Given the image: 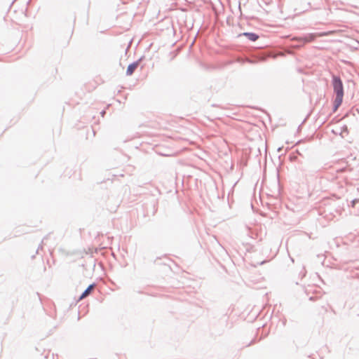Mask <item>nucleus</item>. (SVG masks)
I'll use <instances>...</instances> for the list:
<instances>
[{
  "instance_id": "1",
  "label": "nucleus",
  "mask_w": 359,
  "mask_h": 359,
  "mask_svg": "<svg viewBox=\"0 0 359 359\" xmlns=\"http://www.w3.org/2000/svg\"><path fill=\"white\" fill-rule=\"evenodd\" d=\"M332 86L335 97L333 100L332 111L336 112L343 102L344 95V84L339 76L332 75Z\"/></svg>"
},
{
  "instance_id": "2",
  "label": "nucleus",
  "mask_w": 359,
  "mask_h": 359,
  "mask_svg": "<svg viewBox=\"0 0 359 359\" xmlns=\"http://www.w3.org/2000/svg\"><path fill=\"white\" fill-rule=\"evenodd\" d=\"M316 38V34L313 33L306 34L302 36H295L293 38L294 41L300 42L301 44L298 46V48L303 46L305 43L313 41Z\"/></svg>"
},
{
  "instance_id": "3",
  "label": "nucleus",
  "mask_w": 359,
  "mask_h": 359,
  "mask_svg": "<svg viewBox=\"0 0 359 359\" xmlns=\"http://www.w3.org/2000/svg\"><path fill=\"white\" fill-rule=\"evenodd\" d=\"M143 58L144 56H142L137 60L129 64L126 73L127 76H131L135 72Z\"/></svg>"
},
{
  "instance_id": "4",
  "label": "nucleus",
  "mask_w": 359,
  "mask_h": 359,
  "mask_svg": "<svg viewBox=\"0 0 359 359\" xmlns=\"http://www.w3.org/2000/svg\"><path fill=\"white\" fill-rule=\"evenodd\" d=\"M95 283H92L89 285L86 289L81 293L80 297H79V301L82 300L89 296L90 293L92 292L93 288L95 287Z\"/></svg>"
},
{
  "instance_id": "5",
  "label": "nucleus",
  "mask_w": 359,
  "mask_h": 359,
  "mask_svg": "<svg viewBox=\"0 0 359 359\" xmlns=\"http://www.w3.org/2000/svg\"><path fill=\"white\" fill-rule=\"evenodd\" d=\"M242 35L251 41H256L259 38V34L255 32H244Z\"/></svg>"
},
{
  "instance_id": "6",
  "label": "nucleus",
  "mask_w": 359,
  "mask_h": 359,
  "mask_svg": "<svg viewBox=\"0 0 359 359\" xmlns=\"http://www.w3.org/2000/svg\"><path fill=\"white\" fill-rule=\"evenodd\" d=\"M348 129L346 125H344L342 127L339 128V135H340L341 137H344V134L348 135Z\"/></svg>"
},
{
  "instance_id": "7",
  "label": "nucleus",
  "mask_w": 359,
  "mask_h": 359,
  "mask_svg": "<svg viewBox=\"0 0 359 359\" xmlns=\"http://www.w3.org/2000/svg\"><path fill=\"white\" fill-rule=\"evenodd\" d=\"M358 204H359V198H354L351 201V204L349 205L353 208H355Z\"/></svg>"
},
{
  "instance_id": "8",
  "label": "nucleus",
  "mask_w": 359,
  "mask_h": 359,
  "mask_svg": "<svg viewBox=\"0 0 359 359\" xmlns=\"http://www.w3.org/2000/svg\"><path fill=\"white\" fill-rule=\"evenodd\" d=\"M339 129H333L332 130V133L336 135H339Z\"/></svg>"
},
{
  "instance_id": "9",
  "label": "nucleus",
  "mask_w": 359,
  "mask_h": 359,
  "mask_svg": "<svg viewBox=\"0 0 359 359\" xmlns=\"http://www.w3.org/2000/svg\"><path fill=\"white\" fill-rule=\"evenodd\" d=\"M255 342V339H253L252 340H251V341L247 345V346H251L252 344H253Z\"/></svg>"
},
{
  "instance_id": "10",
  "label": "nucleus",
  "mask_w": 359,
  "mask_h": 359,
  "mask_svg": "<svg viewBox=\"0 0 359 359\" xmlns=\"http://www.w3.org/2000/svg\"><path fill=\"white\" fill-rule=\"evenodd\" d=\"M315 299H316V297L313 296H311L309 297V300H311V301H314Z\"/></svg>"
},
{
  "instance_id": "11",
  "label": "nucleus",
  "mask_w": 359,
  "mask_h": 359,
  "mask_svg": "<svg viewBox=\"0 0 359 359\" xmlns=\"http://www.w3.org/2000/svg\"><path fill=\"white\" fill-rule=\"evenodd\" d=\"M104 114H105V111L104 110L101 111V114L102 116H104Z\"/></svg>"
},
{
  "instance_id": "12",
  "label": "nucleus",
  "mask_w": 359,
  "mask_h": 359,
  "mask_svg": "<svg viewBox=\"0 0 359 359\" xmlns=\"http://www.w3.org/2000/svg\"><path fill=\"white\" fill-rule=\"evenodd\" d=\"M355 111L359 114V108H356Z\"/></svg>"
},
{
  "instance_id": "13",
  "label": "nucleus",
  "mask_w": 359,
  "mask_h": 359,
  "mask_svg": "<svg viewBox=\"0 0 359 359\" xmlns=\"http://www.w3.org/2000/svg\"><path fill=\"white\" fill-rule=\"evenodd\" d=\"M40 248H41V245H40V246L38 248V249L36 250V253H38V252H39V249Z\"/></svg>"
},
{
  "instance_id": "14",
  "label": "nucleus",
  "mask_w": 359,
  "mask_h": 359,
  "mask_svg": "<svg viewBox=\"0 0 359 359\" xmlns=\"http://www.w3.org/2000/svg\"><path fill=\"white\" fill-rule=\"evenodd\" d=\"M278 4H280L281 3L282 0H278Z\"/></svg>"
}]
</instances>
